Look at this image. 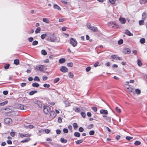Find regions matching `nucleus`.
Listing matches in <instances>:
<instances>
[{"instance_id": "nucleus-38", "label": "nucleus", "mask_w": 147, "mask_h": 147, "mask_svg": "<svg viewBox=\"0 0 147 147\" xmlns=\"http://www.w3.org/2000/svg\"><path fill=\"white\" fill-rule=\"evenodd\" d=\"M47 36V34H42L41 36V38L42 39H45Z\"/></svg>"}, {"instance_id": "nucleus-26", "label": "nucleus", "mask_w": 147, "mask_h": 147, "mask_svg": "<svg viewBox=\"0 0 147 147\" xmlns=\"http://www.w3.org/2000/svg\"><path fill=\"white\" fill-rule=\"evenodd\" d=\"M37 92V90H34L31 91V92H30L29 94V95H33L35 93H36Z\"/></svg>"}, {"instance_id": "nucleus-58", "label": "nucleus", "mask_w": 147, "mask_h": 147, "mask_svg": "<svg viewBox=\"0 0 147 147\" xmlns=\"http://www.w3.org/2000/svg\"><path fill=\"white\" fill-rule=\"evenodd\" d=\"M63 131L64 133H67L68 132V130L66 128H64L63 130Z\"/></svg>"}, {"instance_id": "nucleus-57", "label": "nucleus", "mask_w": 147, "mask_h": 147, "mask_svg": "<svg viewBox=\"0 0 147 147\" xmlns=\"http://www.w3.org/2000/svg\"><path fill=\"white\" fill-rule=\"evenodd\" d=\"M92 109L95 112H96L97 111V108L96 107H92Z\"/></svg>"}, {"instance_id": "nucleus-50", "label": "nucleus", "mask_w": 147, "mask_h": 147, "mask_svg": "<svg viewBox=\"0 0 147 147\" xmlns=\"http://www.w3.org/2000/svg\"><path fill=\"white\" fill-rule=\"evenodd\" d=\"M81 115L83 117L85 118L86 116V114L84 112H82L81 113Z\"/></svg>"}, {"instance_id": "nucleus-16", "label": "nucleus", "mask_w": 147, "mask_h": 147, "mask_svg": "<svg viewBox=\"0 0 147 147\" xmlns=\"http://www.w3.org/2000/svg\"><path fill=\"white\" fill-rule=\"evenodd\" d=\"M91 30L94 32H96L98 31V30L97 28L96 27L92 26Z\"/></svg>"}, {"instance_id": "nucleus-5", "label": "nucleus", "mask_w": 147, "mask_h": 147, "mask_svg": "<svg viewBox=\"0 0 147 147\" xmlns=\"http://www.w3.org/2000/svg\"><path fill=\"white\" fill-rule=\"evenodd\" d=\"M17 107L18 109L23 110H25L27 109V107L26 106L21 104H18L17 106Z\"/></svg>"}, {"instance_id": "nucleus-19", "label": "nucleus", "mask_w": 147, "mask_h": 147, "mask_svg": "<svg viewBox=\"0 0 147 147\" xmlns=\"http://www.w3.org/2000/svg\"><path fill=\"white\" fill-rule=\"evenodd\" d=\"M146 17V14L145 12H143L142 14V19L143 20H145Z\"/></svg>"}, {"instance_id": "nucleus-21", "label": "nucleus", "mask_w": 147, "mask_h": 147, "mask_svg": "<svg viewBox=\"0 0 147 147\" xmlns=\"http://www.w3.org/2000/svg\"><path fill=\"white\" fill-rule=\"evenodd\" d=\"M73 126L74 127V129L76 130L77 129L78 127L77 124L76 123H74L73 124Z\"/></svg>"}, {"instance_id": "nucleus-28", "label": "nucleus", "mask_w": 147, "mask_h": 147, "mask_svg": "<svg viewBox=\"0 0 147 147\" xmlns=\"http://www.w3.org/2000/svg\"><path fill=\"white\" fill-rule=\"evenodd\" d=\"M53 7L54 9H57L58 10H60V8L57 5L55 4L54 5Z\"/></svg>"}, {"instance_id": "nucleus-34", "label": "nucleus", "mask_w": 147, "mask_h": 147, "mask_svg": "<svg viewBox=\"0 0 147 147\" xmlns=\"http://www.w3.org/2000/svg\"><path fill=\"white\" fill-rule=\"evenodd\" d=\"M140 3L141 4H143L147 3V0H140Z\"/></svg>"}, {"instance_id": "nucleus-18", "label": "nucleus", "mask_w": 147, "mask_h": 147, "mask_svg": "<svg viewBox=\"0 0 147 147\" xmlns=\"http://www.w3.org/2000/svg\"><path fill=\"white\" fill-rule=\"evenodd\" d=\"M50 116L52 118H54L56 116V114L54 111H51Z\"/></svg>"}, {"instance_id": "nucleus-60", "label": "nucleus", "mask_w": 147, "mask_h": 147, "mask_svg": "<svg viewBox=\"0 0 147 147\" xmlns=\"http://www.w3.org/2000/svg\"><path fill=\"white\" fill-rule=\"evenodd\" d=\"M58 121L59 123H61L62 122V119L61 117H58Z\"/></svg>"}, {"instance_id": "nucleus-63", "label": "nucleus", "mask_w": 147, "mask_h": 147, "mask_svg": "<svg viewBox=\"0 0 147 147\" xmlns=\"http://www.w3.org/2000/svg\"><path fill=\"white\" fill-rule=\"evenodd\" d=\"M93 126L94 125L92 124H90L88 126V128L89 129H90L93 127Z\"/></svg>"}, {"instance_id": "nucleus-53", "label": "nucleus", "mask_w": 147, "mask_h": 147, "mask_svg": "<svg viewBox=\"0 0 147 147\" xmlns=\"http://www.w3.org/2000/svg\"><path fill=\"white\" fill-rule=\"evenodd\" d=\"M115 110L118 113H120L121 112V110L120 109H119L118 107H116L115 108Z\"/></svg>"}, {"instance_id": "nucleus-55", "label": "nucleus", "mask_w": 147, "mask_h": 147, "mask_svg": "<svg viewBox=\"0 0 147 147\" xmlns=\"http://www.w3.org/2000/svg\"><path fill=\"white\" fill-rule=\"evenodd\" d=\"M111 57L113 59H117V56L116 55H112L111 56Z\"/></svg>"}, {"instance_id": "nucleus-46", "label": "nucleus", "mask_w": 147, "mask_h": 147, "mask_svg": "<svg viewBox=\"0 0 147 147\" xmlns=\"http://www.w3.org/2000/svg\"><path fill=\"white\" fill-rule=\"evenodd\" d=\"M9 64H7L4 66V68L6 69H8L9 68Z\"/></svg>"}, {"instance_id": "nucleus-41", "label": "nucleus", "mask_w": 147, "mask_h": 147, "mask_svg": "<svg viewBox=\"0 0 147 147\" xmlns=\"http://www.w3.org/2000/svg\"><path fill=\"white\" fill-rule=\"evenodd\" d=\"M141 144V142L138 141H136L134 143V144L136 145H139Z\"/></svg>"}, {"instance_id": "nucleus-54", "label": "nucleus", "mask_w": 147, "mask_h": 147, "mask_svg": "<svg viewBox=\"0 0 147 147\" xmlns=\"http://www.w3.org/2000/svg\"><path fill=\"white\" fill-rule=\"evenodd\" d=\"M59 78H57L55 79L54 80V82L55 83H56L58 82L59 80Z\"/></svg>"}, {"instance_id": "nucleus-8", "label": "nucleus", "mask_w": 147, "mask_h": 147, "mask_svg": "<svg viewBox=\"0 0 147 147\" xmlns=\"http://www.w3.org/2000/svg\"><path fill=\"white\" fill-rule=\"evenodd\" d=\"M4 122L5 123L9 124L11 123L12 120L10 118H7L4 119Z\"/></svg>"}, {"instance_id": "nucleus-43", "label": "nucleus", "mask_w": 147, "mask_h": 147, "mask_svg": "<svg viewBox=\"0 0 147 147\" xmlns=\"http://www.w3.org/2000/svg\"><path fill=\"white\" fill-rule=\"evenodd\" d=\"M67 65L69 67H72L73 66V64L72 62H69L67 63Z\"/></svg>"}, {"instance_id": "nucleus-45", "label": "nucleus", "mask_w": 147, "mask_h": 147, "mask_svg": "<svg viewBox=\"0 0 147 147\" xmlns=\"http://www.w3.org/2000/svg\"><path fill=\"white\" fill-rule=\"evenodd\" d=\"M43 86L45 88H49L50 87V85L49 84H43Z\"/></svg>"}, {"instance_id": "nucleus-56", "label": "nucleus", "mask_w": 147, "mask_h": 147, "mask_svg": "<svg viewBox=\"0 0 147 147\" xmlns=\"http://www.w3.org/2000/svg\"><path fill=\"white\" fill-rule=\"evenodd\" d=\"M74 111L76 112H79L80 111V109L78 108H75L74 109Z\"/></svg>"}, {"instance_id": "nucleus-24", "label": "nucleus", "mask_w": 147, "mask_h": 147, "mask_svg": "<svg viewBox=\"0 0 147 147\" xmlns=\"http://www.w3.org/2000/svg\"><path fill=\"white\" fill-rule=\"evenodd\" d=\"M32 86L33 87H38L39 86V84L35 82L32 84Z\"/></svg>"}, {"instance_id": "nucleus-17", "label": "nucleus", "mask_w": 147, "mask_h": 147, "mask_svg": "<svg viewBox=\"0 0 147 147\" xmlns=\"http://www.w3.org/2000/svg\"><path fill=\"white\" fill-rule=\"evenodd\" d=\"M8 101L7 100L5 101L4 102L0 103V107L3 106L7 104Z\"/></svg>"}, {"instance_id": "nucleus-27", "label": "nucleus", "mask_w": 147, "mask_h": 147, "mask_svg": "<svg viewBox=\"0 0 147 147\" xmlns=\"http://www.w3.org/2000/svg\"><path fill=\"white\" fill-rule=\"evenodd\" d=\"M135 92L136 94L138 95L140 94L141 93L140 90L138 89H136Z\"/></svg>"}, {"instance_id": "nucleus-9", "label": "nucleus", "mask_w": 147, "mask_h": 147, "mask_svg": "<svg viewBox=\"0 0 147 147\" xmlns=\"http://www.w3.org/2000/svg\"><path fill=\"white\" fill-rule=\"evenodd\" d=\"M124 53L126 54H129L130 53V50L128 48H125L123 50Z\"/></svg>"}, {"instance_id": "nucleus-23", "label": "nucleus", "mask_w": 147, "mask_h": 147, "mask_svg": "<svg viewBox=\"0 0 147 147\" xmlns=\"http://www.w3.org/2000/svg\"><path fill=\"white\" fill-rule=\"evenodd\" d=\"M30 140V138H27L24 140H22V141H21V142L22 143L26 142H28Z\"/></svg>"}, {"instance_id": "nucleus-37", "label": "nucleus", "mask_w": 147, "mask_h": 147, "mask_svg": "<svg viewBox=\"0 0 147 147\" xmlns=\"http://www.w3.org/2000/svg\"><path fill=\"white\" fill-rule=\"evenodd\" d=\"M25 127L27 128H29L30 129H32L33 128L34 126L33 125H28V126H26Z\"/></svg>"}, {"instance_id": "nucleus-32", "label": "nucleus", "mask_w": 147, "mask_h": 147, "mask_svg": "<svg viewBox=\"0 0 147 147\" xmlns=\"http://www.w3.org/2000/svg\"><path fill=\"white\" fill-rule=\"evenodd\" d=\"M64 103L66 107H68L69 106V102L67 100L65 101L64 102Z\"/></svg>"}, {"instance_id": "nucleus-12", "label": "nucleus", "mask_w": 147, "mask_h": 147, "mask_svg": "<svg viewBox=\"0 0 147 147\" xmlns=\"http://www.w3.org/2000/svg\"><path fill=\"white\" fill-rule=\"evenodd\" d=\"M20 137L21 138L30 136H31V135L29 134H20Z\"/></svg>"}, {"instance_id": "nucleus-6", "label": "nucleus", "mask_w": 147, "mask_h": 147, "mask_svg": "<svg viewBox=\"0 0 147 147\" xmlns=\"http://www.w3.org/2000/svg\"><path fill=\"white\" fill-rule=\"evenodd\" d=\"M61 71L63 73H66L68 71V69L66 67L61 66L60 69Z\"/></svg>"}, {"instance_id": "nucleus-4", "label": "nucleus", "mask_w": 147, "mask_h": 147, "mask_svg": "<svg viewBox=\"0 0 147 147\" xmlns=\"http://www.w3.org/2000/svg\"><path fill=\"white\" fill-rule=\"evenodd\" d=\"M70 42L74 47H76L77 45V41L74 39L73 38H71Z\"/></svg>"}, {"instance_id": "nucleus-48", "label": "nucleus", "mask_w": 147, "mask_h": 147, "mask_svg": "<svg viewBox=\"0 0 147 147\" xmlns=\"http://www.w3.org/2000/svg\"><path fill=\"white\" fill-rule=\"evenodd\" d=\"M34 80L35 81L39 82L40 81V79L38 77L36 76L34 78Z\"/></svg>"}, {"instance_id": "nucleus-44", "label": "nucleus", "mask_w": 147, "mask_h": 147, "mask_svg": "<svg viewBox=\"0 0 147 147\" xmlns=\"http://www.w3.org/2000/svg\"><path fill=\"white\" fill-rule=\"evenodd\" d=\"M137 63L138 65L141 66L142 65V63L141 61L139 59L137 60Z\"/></svg>"}, {"instance_id": "nucleus-40", "label": "nucleus", "mask_w": 147, "mask_h": 147, "mask_svg": "<svg viewBox=\"0 0 147 147\" xmlns=\"http://www.w3.org/2000/svg\"><path fill=\"white\" fill-rule=\"evenodd\" d=\"M83 141L82 140H80L77 141L76 142V143L77 144H79L80 143H82L83 142Z\"/></svg>"}, {"instance_id": "nucleus-15", "label": "nucleus", "mask_w": 147, "mask_h": 147, "mask_svg": "<svg viewBox=\"0 0 147 147\" xmlns=\"http://www.w3.org/2000/svg\"><path fill=\"white\" fill-rule=\"evenodd\" d=\"M125 33L126 34L129 36H132L133 35V34L131 33L128 30H125Z\"/></svg>"}, {"instance_id": "nucleus-35", "label": "nucleus", "mask_w": 147, "mask_h": 147, "mask_svg": "<svg viewBox=\"0 0 147 147\" xmlns=\"http://www.w3.org/2000/svg\"><path fill=\"white\" fill-rule=\"evenodd\" d=\"M41 53L42 55H45L47 54V52H46L45 50H42L41 51Z\"/></svg>"}, {"instance_id": "nucleus-61", "label": "nucleus", "mask_w": 147, "mask_h": 147, "mask_svg": "<svg viewBox=\"0 0 147 147\" xmlns=\"http://www.w3.org/2000/svg\"><path fill=\"white\" fill-rule=\"evenodd\" d=\"M94 133V131L93 130H92L90 131L89 134L90 135H93Z\"/></svg>"}, {"instance_id": "nucleus-33", "label": "nucleus", "mask_w": 147, "mask_h": 147, "mask_svg": "<svg viewBox=\"0 0 147 147\" xmlns=\"http://www.w3.org/2000/svg\"><path fill=\"white\" fill-rule=\"evenodd\" d=\"M74 135L76 137H79L80 136V134L78 132H75L74 133Z\"/></svg>"}, {"instance_id": "nucleus-62", "label": "nucleus", "mask_w": 147, "mask_h": 147, "mask_svg": "<svg viewBox=\"0 0 147 147\" xmlns=\"http://www.w3.org/2000/svg\"><path fill=\"white\" fill-rule=\"evenodd\" d=\"M68 129L70 130L71 132H72V126L71 125H69L68 126Z\"/></svg>"}, {"instance_id": "nucleus-7", "label": "nucleus", "mask_w": 147, "mask_h": 147, "mask_svg": "<svg viewBox=\"0 0 147 147\" xmlns=\"http://www.w3.org/2000/svg\"><path fill=\"white\" fill-rule=\"evenodd\" d=\"M127 90V91L128 92H130L133 93L134 94V89L131 88L129 86H128L126 88Z\"/></svg>"}, {"instance_id": "nucleus-2", "label": "nucleus", "mask_w": 147, "mask_h": 147, "mask_svg": "<svg viewBox=\"0 0 147 147\" xmlns=\"http://www.w3.org/2000/svg\"><path fill=\"white\" fill-rule=\"evenodd\" d=\"M51 111V108L50 107L47 106L46 105L44 106V111L45 114H47L49 112H50Z\"/></svg>"}, {"instance_id": "nucleus-3", "label": "nucleus", "mask_w": 147, "mask_h": 147, "mask_svg": "<svg viewBox=\"0 0 147 147\" xmlns=\"http://www.w3.org/2000/svg\"><path fill=\"white\" fill-rule=\"evenodd\" d=\"M45 66L42 65H39L38 66H36V69L38 71H43L44 69L45 68Z\"/></svg>"}, {"instance_id": "nucleus-49", "label": "nucleus", "mask_w": 147, "mask_h": 147, "mask_svg": "<svg viewBox=\"0 0 147 147\" xmlns=\"http://www.w3.org/2000/svg\"><path fill=\"white\" fill-rule=\"evenodd\" d=\"M68 76L70 78H72L74 77V75L71 72H69L68 73Z\"/></svg>"}, {"instance_id": "nucleus-42", "label": "nucleus", "mask_w": 147, "mask_h": 147, "mask_svg": "<svg viewBox=\"0 0 147 147\" xmlns=\"http://www.w3.org/2000/svg\"><path fill=\"white\" fill-rule=\"evenodd\" d=\"M144 23V21L143 20H140L139 22V24L140 25H143Z\"/></svg>"}, {"instance_id": "nucleus-10", "label": "nucleus", "mask_w": 147, "mask_h": 147, "mask_svg": "<svg viewBox=\"0 0 147 147\" xmlns=\"http://www.w3.org/2000/svg\"><path fill=\"white\" fill-rule=\"evenodd\" d=\"M34 102L35 104H37L40 108L42 107V104L41 102L38 100H35Z\"/></svg>"}, {"instance_id": "nucleus-11", "label": "nucleus", "mask_w": 147, "mask_h": 147, "mask_svg": "<svg viewBox=\"0 0 147 147\" xmlns=\"http://www.w3.org/2000/svg\"><path fill=\"white\" fill-rule=\"evenodd\" d=\"M119 20L121 23L122 24H125L126 22V20L124 18L120 17L119 18Z\"/></svg>"}, {"instance_id": "nucleus-14", "label": "nucleus", "mask_w": 147, "mask_h": 147, "mask_svg": "<svg viewBox=\"0 0 147 147\" xmlns=\"http://www.w3.org/2000/svg\"><path fill=\"white\" fill-rule=\"evenodd\" d=\"M116 25V24L113 22H111L108 23V25L110 27L113 28Z\"/></svg>"}, {"instance_id": "nucleus-30", "label": "nucleus", "mask_w": 147, "mask_h": 147, "mask_svg": "<svg viewBox=\"0 0 147 147\" xmlns=\"http://www.w3.org/2000/svg\"><path fill=\"white\" fill-rule=\"evenodd\" d=\"M60 141L62 143H66L67 142V141L66 140L64 139L63 138H61Z\"/></svg>"}, {"instance_id": "nucleus-39", "label": "nucleus", "mask_w": 147, "mask_h": 147, "mask_svg": "<svg viewBox=\"0 0 147 147\" xmlns=\"http://www.w3.org/2000/svg\"><path fill=\"white\" fill-rule=\"evenodd\" d=\"M133 139V137H132L127 136L126 137V139L128 141L130 140L131 139Z\"/></svg>"}, {"instance_id": "nucleus-59", "label": "nucleus", "mask_w": 147, "mask_h": 147, "mask_svg": "<svg viewBox=\"0 0 147 147\" xmlns=\"http://www.w3.org/2000/svg\"><path fill=\"white\" fill-rule=\"evenodd\" d=\"M67 0H61L62 2L65 5L67 4V2H66Z\"/></svg>"}, {"instance_id": "nucleus-51", "label": "nucleus", "mask_w": 147, "mask_h": 147, "mask_svg": "<svg viewBox=\"0 0 147 147\" xmlns=\"http://www.w3.org/2000/svg\"><path fill=\"white\" fill-rule=\"evenodd\" d=\"M86 26L90 30L92 27V26L90 24H86Z\"/></svg>"}, {"instance_id": "nucleus-13", "label": "nucleus", "mask_w": 147, "mask_h": 147, "mask_svg": "<svg viewBox=\"0 0 147 147\" xmlns=\"http://www.w3.org/2000/svg\"><path fill=\"white\" fill-rule=\"evenodd\" d=\"M100 113L101 114L107 115L108 113V111L107 110L101 109L100 111Z\"/></svg>"}, {"instance_id": "nucleus-31", "label": "nucleus", "mask_w": 147, "mask_h": 147, "mask_svg": "<svg viewBox=\"0 0 147 147\" xmlns=\"http://www.w3.org/2000/svg\"><path fill=\"white\" fill-rule=\"evenodd\" d=\"M104 119L109 122H111V117H107Z\"/></svg>"}, {"instance_id": "nucleus-22", "label": "nucleus", "mask_w": 147, "mask_h": 147, "mask_svg": "<svg viewBox=\"0 0 147 147\" xmlns=\"http://www.w3.org/2000/svg\"><path fill=\"white\" fill-rule=\"evenodd\" d=\"M41 28L40 27L37 28L35 31V33L36 34H37L40 32Z\"/></svg>"}, {"instance_id": "nucleus-20", "label": "nucleus", "mask_w": 147, "mask_h": 147, "mask_svg": "<svg viewBox=\"0 0 147 147\" xmlns=\"http://www.w3.org/2000/svg\"><path fill=\"white\" fill-rule=\"evenodd\" d=\"M65 61V59L64 58H61L59 59V62L60 63H64Z\"/></svg>"}, {"instance_id": "nucleus-36", "label": "nucleus", "mask_w": 147, "mask_h": 147, "mask_svg": "<svg viewBox=\"0 0 147 147\" xmlns=\"http://www.w3.org/2000/svg\"><path fill=\"white\" fill-rule=\"evenodd\" d=\"M145 39L144 38H142L140 40V42L142 44H144L145 42Z\"/></svg>"}, {"instance_id": "nucleus-1", "label": "nucleus", "mask_w": 147, "mask_h": 147, "mask_svg": "<svg viewBox=\"0 0 147 147\" xmlns=\"http://www.w3.org/2000/svg\"><path fill=\"white\" fill-rule=\"evenodd\" d=\"M47 37V40L48 41L57 42H60V38H57L54 33L51 34Z\"/></svg>"}, {"instance_id": "nucleus-47", "label": "nucleus", "mask_w": 147, "mask_h": 147, "mask_svg": "<svg viewBox=\"0 0 147 147\" xmlns=\"http://www.w3.org/2000/svg\"><path fill=\"white\" fill-rule=\"evenodd\" d=\"M38 43V42L36 40L32 42V45H37Z\"/></svg>"}, {"instance_id": "nucleus-29", "label": "nucleus", "mask_w": 147, "mask_h": 147, "mask_svg": "<svg viewBox=\"0 0 147 147\" xmlns=\"http://www.w3.org/2000/svg\"><path fill=\"white\" fill-rule=\"evenodd\" d=\"M14 63L16 65H18L19 63V60L18 59H15L14 61Z\"/></svg>"}, {"instance_id": "nucleus-64", "label": "nucleus", "mask_w": 147, "mask_h": 147, "mask_svg": "<svg viewBox=\"0 0 147 147\" xmlns=\"http://www.w3.org/2000/svg\"><path fill=\"white\" fill-rule=\"evenodd\" d=\"M99 63L98 62H97L94 64V66L95 67H96L98 65Z\"/></svg>"}, {"instance_id": "nucleus-52", "label": "nucleus", "mask_w": 147, "mask_h": 147, "mask_svg": "<svg viewBox=\"0 0 147 147\" xmlns=\"http://www.w3.org/2000/svg\"><path fill=\"white\" fill-rule=\"evenodd\" d=\"M123 40H122V39H121L118 41V44L119 45H120L123 43Z\"/></svg>"}, {"instance_id": "nucleus-25", "label": "nucleus", "mask_w": 147, "mask_h": 147, "mask_svg": "<svg viewBox=\"0 0 147 147\" xmlns=\"http://www.w3.org/2000/svg\"><path fill=\"white\" fill-rule=\"evenodd\" d=\"M42 21L43 22H45L46 23H49V20L47 18H44L42 19Z\"/></svg>"}]
</instances>
